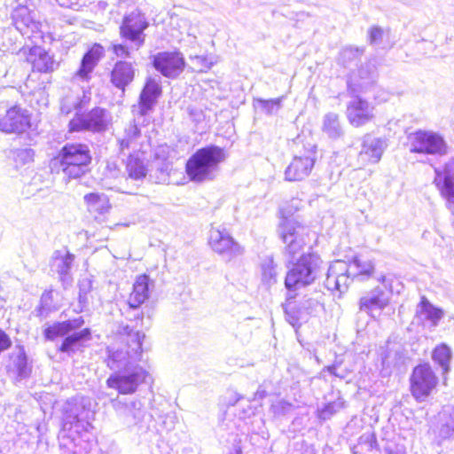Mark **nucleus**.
<instances>
[{"label": "nucleus", "instance_id": "obj_1", "mask_svg": "<svg viewBox=\"0 0 454 454\" xmlns=\"http://www.w3.org/2000/svg\"><path fill=\"white\" fill-rule=\"evenodd\" d=\"M92 160L89 145L67 142L50 159L49 168L51 173L61 174L67 181L79 180L90 171Z\"/></svg>", "mask_w": 454, "mask_h": 454}, {"label": "nucleus", "instance_id": "obj_2", "mask_svg": "<svg viewBox=\"0 0 454 454\" xmlns=\"http://www.w3.org/2000/svg\"><path fill=\"white\" fill-rule=\"evenodd\" d=\"M301 207V200L292 199L279 209V234L285 244V250L294 256L307 246L308 231L304 225L294 218Z\"/></svg>", "mask_w": 454, "mask_h": 454}, {"label": "nucleus", "instance_id": "obj_3", "mask_svg": "<svg viewBox=\"0 0 454 454\" xmlns=\"http://www.w3.org/2000/svg\"><path fill=\"white\" fill-rule=\"evenodd\" d=\"M225 150L215 145L197 149L186 160L185 174L190 181L203 183L213 179V172L225 160Z\"/></svg>", "mask_w": 454, "mask_h": 454}, {"label": "nucleus", "instance_id": "obj_4", "mask_svg": "<svg viewBox=\"0 0 454 454\" xmlns=\"http://www.w3.org/2000/svg\"><path fill=\"white\" fill-rule=\"evenodd\" d=\"M145 335L139 331L129 330L125 327L117 335L118 348H107L106 364L110 369L114 368L126 358L139 356L143 352V340Z\"/></svg>", "mask_w": 454, "mask_h": 454}, {"label": "nucleus", "instance_id": "obj_5", "mask_svg": "<svg viewBox=\"0 0 454 454\" xmlns=\"http://www.w3.org/2000/svg\"><path fill=\"white\" fill-rule=\"evenodd\" d=\"M320 257L315 253L302 254L287 271L285 286L289 291L312 284L320 267Z\"/></svg>", "mask_w": 454, "mask_h": 454}, {"label": "nucleus", "instance_id": "obj_6", "mask_svg": "<svg viewBox=\"0 0 454 454\" xmlns=\"http://www.w3.org/2000/svg\"><path fill=\"white\" fill-rule=\"evenodd\" d=\"M109 124L106 109L96 106L84 113L76 111L67 124L68 133L90 131L98 133L105 131Z\"/></svg>", "mask_w": 454, "mask_h": 454}, {"label": "nucleus", "instance_id": "obj_7", "mask_svg": "<svg viewBox=\"0 0 454 454\" xmlns=\"http://www.w3.org/2000/svg\"><path fill=\"white\" fill-rule=\"evenodd\" d=\"M35 125L32 120V114L19 104L6 109L0 115V132L22 136L34 129Z\"/></svg>", "mask_w": 454, "mask_h": 454}, {"label": "nucleus", "instance_id": "obj_8", "mask_svg": "<svg viewBox=\"0 0 454 454\" xmlns=\"http://www.w3.org/2000/svg\"><path fill=\"white\" fill-rule=\"evenodd\" d=\"M146 371L142 368H124L110 374L106 384L108 388L115 390L119 395H132L145 381Z\"/></svg>", "mask_w": 454, "mask_h": 454}, {"label": "nucleus", "instance_id": "obj_9", "mask_svg": "<svg viewBox=\"0 0 454 454\" xmlns=\"http://www.w3.org/2000/svg\"><path fill=\"white\" fill-rule=\"evenodd\" d=\"M149 27L145 15L138 11H133L126 14L119 27L120 36L123 40L130 41L137 49L145 44V31Z\"/></svg>", "mask_w": 454, "mask_h": 454}, {"label": "nucleus", "instance_id": "obj_10", "mask_svg": "<svg viewBox=\"0 0 454 454\" xmlns=\"http://www.w3.org/2000/svg\"><path fill=\"white\" fill-rule=\"evenodd\" d=\"M152 65L164 77L175 79L184 71L186 61L179 51H164L153 56Z\"/></svg>", "mask_w": 454, "mask_h": 454}, {"label": "nucleus", "instance_id": "obj_11", "mask_svg": "<svg viewBox=\"0 0 454 454\" xmlns=\"http://www.w3.org/2000/svg\"><path fill=\"white\" fill-rule=\"evenodd\" d=\"M317 146H309L303 155L294 156L285 169V180L301 182L312 172L316 163Z\"/></svg>", "mask_w": 454, "mask_h": 454}, {"label": "nucleus", "instance_id": "obj_12", "mask_svg": "<svg viewBox=\"0 0 454 454\" xmlns=\"http://www.w3.org/2000/svg\"><path fill=\"white\" fill-rule=\"evenodd\" d=\"M344 264V271L338 276L337 282L341 278L364 282L373 278L376 274L375 263L372 260L364 255H355L348 262H339Z\"/></svg>", "mask_w": 454, "mask_h": 454}, {"label": "nucleus", "instance_id": "obj_13", "mask_svg": "<svg viewBox=\"0 0 454 454\" xmlns=\"http://www.w3.org/2000/svg\"><path fill=\"white\" fill-rule=\"evenodd\" d=\"M436 384L437 378L428 364H421L414 368L411 378V389L417 400L424 401Z\"/></svg>", "mask_w": 454, "mask_h": 454}, {"label": "nucleus", "instance_id": "obj_14", "mask_svg": "<svg viewBox=\"0 0 454 454\" xmlns=\"http://www.w3.org/2000/svg\"><path fill=\"white\" fill-rule=\"evenodd\" d=\"M208 245L215 254L226 257L229 261L242 254V248L239 243L227 232L218 229L210 231Z\"/></svg>", "mask_w": 454, "mask_h": 454}, {"label": "nucleus", "instance_id": "obj_15", "mask_svg": "<svg viewBox=\"0 0 454 454\" xmlns=\"http://www.w3.org/2000/svg\"><path fill=\"white\" fill-rule=\"evenodd\" d=\"M411 139V152L427 154H444L446 145L442 137L433 132L417 131Z\"/></svg>", "mask_w": 454, "mask_h": 454}, {"label": "nucleus", "instance_id": "obj_16", "mask_svg": "<svg viewBox=\"0 0 454 454\" xmlns=\"http://www.w3.org/2000/svg\"><path fill=\"white\" fill-rule=\"evenodd\" d=\"M346 117L352 127H364L374 120L373 106L364 98L356 97L347 104Z\"/></svg>", "mask_w": 454, "mask_h": 454}, {"label": "nucleus", "instance_id": "obj_17", "mask_svg": "<svg viewBox=\"0 0 454 454\" xmlns=\"http://www.w3.org/2000/svg\"><path fill=\"white\" fill-rule=\"evenodd\" d=\"M161 94L160 80L154 76L146 77L138 98L140 114L145 115L151 111Z\"/></svg>", "mask_w": 454, "mask_h": 454}, {"label": "nucleus", "instance_id": "obj_18", "mask_svg": "<svg viewBox=\"0 0 454 454\" xmlns=\"http://www.w3.org/2000/svg\"><path fill=\"white\" fill-rule=\"evenodd\" d=\"M85 324L82 317L64 321H55L48 324L43 328V337L45 340L55 341L60 338H65L71 332L81 328Z\"/></svg>", "mask_w": 454, "mask_h": 454}, {"label": "nucleus", "instance_id": "obj_19", "mask_svg": "<svg viewBox=\"0 0 454 454\" xmlns=\"http://www.w3.org/2000/svg\"><path fill=\"white\" fill-rule=\"evenodd\" d=\"M151 285L153 281L149 275L143 273L136 277L127 299L130 309L140 308L149 299Z\"/></svg>", "mask_w": 454, "mask_h": 454}, {"label": "nucleus", "instance_id": "obj_20", "mask_svg": "<svg viewBox=\"0 0 454 454\" xmlns=\"http://www.w3.org/2000/svg\"><path fill=\"white\" fill-rule=\"evenodd\" d=\"M135 76L136 70L131 62L117 60L110 72V82L117 89L125 91Z\"/></svg>", "mask_w": 454, "mask_h": 454}, {"label": "nucleus", "instance_id": "obj_21", "mask_svg": "<svg viewBox=\"0 0 454 454\" xmlns=\"http://www.w3.org/2000/svg\"><path fill=\"white\" fill-rule=\"evenodd\" d=\"M26 61L31 65L35 73H50L54 69V61L51 56L43 48L35 45L28 49Z\"/></svg>", "mask_w": 454, "mask_h": 454}, {"label": "nucleus", "instance_id": "obj_22", "mask_svg": "<svg viewBox=\"0 0 454 454\" xmlns=\"http://www.w3.org/2000/svg\"><path fill=\"white\" fill-rule=\"evenodd\" d=\"M434 184L441 193L450 201L454 203V158L450 159L444 167L443 171L434 169Z\"/></svg>", "mask_w": 454, "mask_h": 454}, {"label": "nucleus", "instance_id": "obj_23", "mask_svg": "<svg viewBox=\"0 0 454 454\" xmlns=\"http://www.w3.org/2000/svg\"><path fill=\"white\" fill-rule=\"evenodd\" d=\"M124 167L127 178L136 182L143 181L148 174L147 165L137 152L128 155Z\"/></svg>", "mask_w": 454, "mask_h": 454}, {"label": "nucleus", "instance_id": "obj_24", "mask_svg": "<svg viewBox=\"0 0 454 454\" xmlns=\"http://www.w3.org/2000/svg\"><path fill=\"white\" fill-rule=\"evenodd\" d=\"M91 338V330L89 327H84L79 332H74L72 334H67L61 341L58 348V351L65 354H71L75 352L78 347L82 346V342L89 340Z\"/></svg>", "mask_w": 454, "mask_h": 454}, {"label": "nucleus", "instance_id": "obj_25", "mask_svg": "<svg viewBox=\"0 0 454 454\" xmlns=\"http://www.w3.org/2000/svg\"><path fill=\"white\" fill-rule=\"evenodd\" d=\"M437 435L441 440L454 437V408H444L438 415Z\"/></svg>", "mask_w": 454, "mask_h": 454}, {"label": "nucleus", "instance_id": "obj_26", "mask_svg": "<svg viewBox=\"0 0 454 454\" xmlns=\"http://www.w3.org/2000/svg\"><path fill=\"white\" fill-rule=\"evenodd\" d=\"M27 367V356L25 348L22 345H17L15 350L6 356V370L20 375L25 372Z\"/></svg>", "mask_w": 454, "mask_h": 454}, {"label": "nucleus", "instance_id": "obj_27", "mask_svg": "<svg viewBox=\"0 0 454 454\" xmlns=\"http://www.w3.org/2000/svg\"><path fill=\"white\" fill-rule=\"evenodd\" d=\"M84 202L90 212L98 215H104L111 208L108 197L98 192H90L86 194L84 196Z\"/></svg>", "mask_w": 454, "mask_h": 454}, {"label": "nucleus", "instance_id": "obj_28", "mask_svg": "<svg viewBox=\"0 0 454 454\" xmlns=\"http://www.w3.org/2000/svg\"><path fill=\"white\" fill-rule=\"evenodd\" d=\"M389 303V295L383 292H378L372 296H363L359 299L358 308L360 311L371 313L373 309H383Z\"/></svg>", "mask_w": 454, "mask_h": 454}, {"label": "nucleus", "instance_id": "obj_29", "mask_svg": "<svg viewBox=\"0 0 454 454\" xmlns=\"http://www.w3.org/2000/svg\"><path fill=\"white\" fill-rule=\"evenodd\" d=\"M381 147L379 141L364 142L359 153L360 159L366 163L377 162L381 156Z\"/></svg>", "mask_w": 454, "mask_h": 454}, {"label": "nucleus", "instance_id": "obj_30", "mask_svg": "<svg viewBox=\"0 0 454 454\" xmlns=\"http://www.w3.org/2000/svg\"><path fill=\"white\" fill-rule=\"evenodd\" d=\"M141 137L140 129L137 124H131L125 129L124 137L118 141L119 149L124 152L133 147L137 140Z\"/></svg>", "mask_w": 454, "mask_h": 454}, {"label": "nucleus", "instance_id": "obj_31", "mask_svg": "<svg viewBox=\"0 0 454 454\" xmlns=\"http://www.w3.org/2000/svg\"><path fill=\"white\" fill-rule=\"evenodd\" d=\"M433 360L438 364L442 369L443 373H447L450 370V362L451 359V350L445 345L437 346L432 355Z\"/></svg>", "mask_w": 454, "mask_h": 454}, {"label": "nucleus", "instance_id": "obj_32", "mask_svg": "<svg viewBox=\"0 0 454 454\" xmlns=\"http://www.w3.org/2000/svg\"><path fill=\"white\" fill-rule=\"evenodd\" d=\"M419 306L420 312L425 315V317L430 320L433 325H437L443 316L442 310L433 306L425 297H422Z\"/></svg>", "mask_w": 454, "mask_h": 454}, {"label": "nucleus", "instance_id": "obj_33", "mask_svg": "<svg viewBox=\"0 0 454 454\" xmlns=\"http://www.w3.org/2000/svg\"><path fill=\"white\" fill-rule=\"evenodd\" d=\"M105 55V48L100 43H93L90 49L84 53L82 59L97 67L99 60Z\"/></svg>", "mask_w": 454, "mask_h": 454}, {"label": "nucleus", "instance_id": "obj_34", "mask_svg": "<svg viewBox=\"0 0 454 454\" xmlns=\"http://www.w3.org/2000/svg\"><path fill=\"white\" fill-rule=\"evenodd\" d=\"M110 51L114 57L116 59L129 58L131 56L130 48L121 43H112L110 46Z\"/></svg>", "mask_w": 454, "mask_h": 454}, {"label": "nucleus", "instance_id": "obj_35", "mask_svg": "<svg viewBox=\"0 0 454 454\" xmlns=\"http://www.w3.org/2000/svg\"><path fill=\"white\" fill-rule=\"evenodd\" d=\"M95 67H96L94 65L82 59L81 65L77 69L75 74L82 81H89L90 79V74L92 73Z\"/></svg>", "mask_w": 454, "mask_h": 454}, {"label": "nucleus", "instance_id": "obj_36", "mask_svg": "<svg viewBox=\"0 0 454 454\" xmlns=\"http://www.w3.org/2000/svg\"><path fill=\"white\" fill-rule=\"evenodd\" d=\"M12 341L7 333L0 328V354L12 347Z\"/></svg>", "mask_w": 454, "mask_h": 454}, {"label": "nucleus", "instance_id": "obj_37", "mask_svg": "<svg viewBox=\"0 0 454 454\" xmlns=\"http://www.w3.org/2000/svg\"><path fill=\"white\" fill-rule=\"evenodd\" d=\"M74 255L71 254H67L65 256L62 257V266L61 270H59V273L61 275H66L71 266L72 262L74 261Z\"/></svg>", "mask_w": 454, "mask_h": 454}, {"label": "nucleus", "instance_id": "obj_38", "mask_svg": "<svg viewBox=\"0 0 454 454\" xmlns=\"http://www.w3.org/2000/svg\"><path fill=\"white\" fill-rule=\"evenodd\" d=\"M336 410L333 403L325 404L320 411V417L324 419H327L329 416L334 414Z\"/></svg>", "mask_w": 454, "mask_h": 454}, {"label": "nucleus", "instance_id": "obj_39", "mask_svg": "<svg viewBox=\"0 0 454 454\" xmlns=\"http://www.w3.org/2000/svg\"><path fill=\"white\" fill-rule=\"evenodd\" d=\"M381 35H382V31L380 29H379V28H372L371 30V34H370L371 41L372 42H376L377 40L380 39Z\"/></svg>", "mask_w": 454, "mask_h": 454}, {"label": "nucleus", "instance_id": "obj_40", "mask_svg": "<svg viewBox=\"0 0 454 454\" xmlns=\"http://www.w3.org/2000/svg\"><path fill=\"white\" fill-rule=\"evenodd\" d=\"M286 313L289 315L288 320L291 322V324L293 325H297L298 324V318L295 317L294 316L291 315L287 310H286Z\"/></svg>", "mask_w": 454, "mask_h": 454}, {"label": "nucleus", "instance_id": "obj_41", "mask_svg": "<svg viewBox=\"0 0 454 454\" xmlns=\"http://www.w3.org/2000/svg\"><path fill=\"white\" fill-rule=\"evenodd\" d=\"M327 371L331 373V374H333V375H336V365L335 364H332V365H329L327 366Z\"/></svg>", "mask_w": 454, "mask_h": 454}, {"label": "nucleus", "instance_id": "obj_42", "mask_svg": "<svg viewBox=\"0 0 454 454\" xmlns=\"http://www.w3.org/2000/svg\"><path fill=\"white\" fill-rule=\"evenodd\" d=\"M26 153L30 157L33 158L34 156V151L31 149L26 150Z\"/></svg>", "mask_w": 454, "mask_h": 454}]
</instances>
